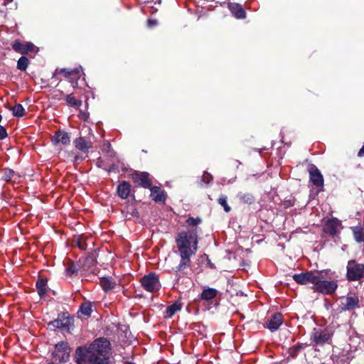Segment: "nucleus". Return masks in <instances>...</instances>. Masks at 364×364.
Returning a JSON list of instances; mask_svg holds the SVG:
<instances>
[{
  "instance_id": "obj_39",
  "label": "nucleus",
  "mask_w": 364,
  "mask_h": 364,
  "mask_svg": "<svg viewBox=\"0 0 364 364\" xmlns=\"http://www.w3.org/2000/svg\"><path fill=\"white\" fill-rule=\"evenodd\" d=\"M83 159L84 158L79 156L78 155H75V159H74V162L77 163L78 161L83 160Z\"/></svg>"
},
{
  "instance_id": "obj_19",
  "label": "nucleus",
  "mask_w": 364,
  "mask_h": 364,
  "mask_svg": "<svg viewBox=\"0 0 364 364\" xmlns=\"http://www.w3.org/2000/svg\"><path fill=\"white\" fill-rule=\"evenodd\" d=\"M131 191V185L127 181L121 182L117 187V194L123 199L127 198Z\"/></svg>"
},
{
  "instance_id": "obj_24",
  "label": "nucleus",
  "mask_w": 364,
  "mask_h": 364,
  "mask_svg": "<svg viewBox=\"0 0 364 364\" xmlns=\"http://www.w3.org/2000/svg\"><path fill=\"white\" fill-rule=\"evenodd\" d=\"M353 237L357 242H364V231L360 226H355L351 228Z\"/></svg>"
},
{
  "instance_id": "obj_15",
  "label": "nucleus",
  "mask_w": 364,
  "mask_h": 364,
  "mask_svg": "<svg viewBox=\"0 0 364 364\" xmlns=\"http://www.w3.org/2000/svg\"><path fill=\"white\" fill-rule=\"evenodd\" d=\"M52 141L54 144H62L63 145H68L70 144V138L67 132L58 131L53 136Z\"/></svg>"
},
{
  "instance_id": "obj_9",
  "label": "nucleus",
  "mask_w": 364,
  "mask_h": 364,
  "mask_svg": "<svg viewBox=\"0 0 364 364\" xmlns=\"http://www.w3.org/2000/svg\"><path fill=\"white\" fill-rule=\"evenodd\" d=\"M12 48L21 54L26 55L29 52H34L36 50V47L31 42H21L20 41H15L12 44Z\"/></svg>"
},
{
  "instance_id": "obj_40",
  "label": "nucleus",
  "mask_w": 364,
  "mask_h": 364,
  "mask_svg": "<svg viewBox=\"0 0 364 364\" xmlns=\"http://www.w3.org/2000/svg\"><path fill=\"white\" fill-rule=\"evenodd\" d=\"M78 247H79V248H80V249H81V250H84V249H85V246H84V245H82V244H81V243H80V242L78 243Z\"/></svg>"
},
{
  "instance_id": "obj_31",
  "label": "nucleus",
  "mask_w": 364,
  "mask_h": 364,
  "mask_svg": "<svg viewBox=\"0 0 364 364\" xmlns=\"http://www.w3.org/2000/svg\"><path fill=\"white\" fill-rule=\"evenodd\" d=\"M239 198L245 203L251 204L254 201V197L250 193H242L238 194Z\"/></svg>"
},
{
  "instance_id": "obj_27",
  "label": "nucleus",
  "mask_w": 364,
  "mask_h": 364,
  "mask_svg": "<svg viewBox=\"0 0 364 364\" xmlns=\"http://www.w3.org/2000/svg\"><path fill=\"white\" fill-rule=\"evenodd\" d=\"M66 102L69 105L76 108H79L82 105V101L77 100L73 94L67 95Z\"/></svg>"
},
{
  "instance_id": "obj_4",
  "label": "nucleus",
  "mask_w": 364,
  "mask_h": 364,
  "mask_svg": "<svg viewBox=\"0 0 364 364\" xmlns=\"http://www.w3.org/2000/svg\"><path fill=\"white\" fill-rule=\"evenodd\" d=\"M333 335V331L328 328H314L310 334V341L315 346H322L329 343Z\"/></svg>"
},
{
  "instance_id": "obj_5",
  "label": "nucleus",
  "mask_w": 364,
  "mask_h": 364,
  "mask_svg": "<svg viewBox=\"0 0 364 364\" xmlns=\"http://www.w3.org/2000/svg\"><path fill=\"white\" fill-rule=\"evenodd\" d=\"M140 282L142 287L149 292L158 291L161 288L159 277L153 272L142 277Z\"/></svg>"
},
{
  "instance_id": "obj_13",
  "label": "nucleus",
  "mask_w": 364,
  "mask_h": 364,
  "mask_svg": "<svg viewBox=\"0 0 364 364\" xmlns=\"http://www.w3.org/2000/svg\"><path fill=\"white\" fill-rule=\"evenodd\" d=\"M72 321L73 319L71 318L63 316L62 318H58L57 319L50 321L48 323V326L55 328L68 330L70 326L72 325Z\"/></svg>"
},
{
  "instance_id": "obj_28",
  "label": "nucleus",
  "mask_w": 364,
  "mask_h": 364,
  "mask_svg": "<svg viewBox=\"0 0 364 364\" xmlns=\"http://www.w3.org/2000/svg\"><path fill=\"white\" fill-rule=\"evenodd\" d=\"M12 114L17 117H21L25 114V109L21 104H16L12 108H11Z\"/></svg>"
},
{
  "instance_id": "obj_21",
  "label": "nucleus",
  "mask_w": 364,
  "mask_h": 364,
  "mask_svg": "<svg viewBox=\"0 0 364 364\" xmlns=\"http://www.w3.org/2000/svg\"><path fill=\"white\" fill-rule=\"evenodd\" d=\"M151 197L156 202H164L166 196L163 190L159 187L154 186L151 188Z\"/></svg>"
},
{
  "instance_id": "obj_30",
  "label": "nucleus",
  "mask_w": 364,
  "mask_h": 364,
  "mask_svg": "<svg viewBox=\"0 0 364 364\" xmlns=\"http://www.w3.org/2000/svg\"><path fill=\"white\" fill-rule=\"evenodd\" d=\"M28 64V59L25 56H22L17 62V68L21 71H25L27 69Z\"/></svg>"
},
{
  "instance_id": "obj_6",
  "label": "nucleus",
  "mask_w": 364,
  "mask_h": 364,
  "mask_svg": "<svg viewBox=\"0 0 364 364\" xmlns=\"http://www.w3.org/2000/svg\"><path fill=\"white\" fill-rule=\"evenodd\" d=\"M70 348L68 342L61 341L55 346L53 355L60 363H66L70 359Z\"/></svg>"
},
{
  "instance_id": "obj_34",
  "label": "nucleus",
  "mask_w": 364,
  "mask_h": 364,
  "mask_svg": "<svg viewBox=\"0 0 364 364\" xmlns=\"http://www.w3.org/2000/svg\"><path fill=\"white\" fill-rule=\"evenodd\" d=\"M218 203L220 205H221L223 208H224V210L226 212V213H228L230 211L231 208L228 205V203H227V196H224V195H221L219 198H218Z\"/></svg>"
},
{
  "instance_id": "obj_32",
  "label": "nucleus",
  "mask_w": 364,
  "mask_h": 364,
  "mask_svg": "<svg viewBox=\"0 0 364 364\" xmlns=\"http://www.w3.org/2000/svg\"><path fill=\"white\" fill-rule=\"evenodd\" d=\"M202 222L201 219L200 218H193V217H189L186 221V224L187 226H189V227H196L197 228L196 226L199 224H200Z\"/></svg>"
},
{
  "instance_id": "obj_14",
  "label": "nucleus",
  "mask_w": 364,
  "mask_h": 364,
  "mask_svg": "<svg viewBox=\"0 0 364 364\" xmlns=\"http://www.w3.org/2000/svg\"><path fill=\"white\" fill-rule=\"evenodd\" d=\"M283 323L282 315L279 313H276L271 316L267 321L266 327L270 331H274L277 330Z\"/></svg>"
},
{
  "instance_id": "obj_22",
  "label": "nucleus",
  "mask_w": 364,
  "mask_h": 364,
  "mask_svg": "<svg viewBox=\"0 0 364 364\" xmlns=\"http://www.w3.org/2000/svg\"><path fill=\"white\" fill-rule=\"evenodd\" d=\"M218 290L213 288H205L200 294V299L205 301H210L216 297Z\"/></svg>"
},
{
  "instance_id": "obj_8",
  "label": "nucleus",
  "mask_w": 364,
  "mask_h": 364,
  "mask_svg": "<svg viewBox=\"0 0 364 364\" xmlns=\"http://www.w3.org/2000/svg\"><path fill=\"white\" fill-rule=\"evenodd\" d=\"M341 229V223L336 218L328 219L324 224L323 230L331 236L338 235Z\"/></svg>"
},
{
  "instance_id": "obj_23",
  "label": "nucleus",
  "mask_w": 364,
  "mask_h": 364,
  "mask_svg": "<svg viewBox=\"0 0 364 364\" xmlns=\"http://www.w3.org/2000/svg\"><path fill=\"white\" fill-rule=\"evenodd\" d=\"M182 308V304L180 302H175L173 304L168 306L166 309V315L165 317L171 318L176 313L180 311Z\"/></svg>"
},
{
  "instance_id": "obj_2",
  "label": "nucleus",
  "mask_w": 364,
  "mask_h": 364,
  "mask_svg": "<svg viewBox=\"0 0 364 364\" xmlns=\"http://www.w3.org/2000/svg\"><path fill=\"white\" fill-rule=\"evenodd\" d=\"M200 229H194L180 232L176 238V246L179 251L181 262L176 267L177 271H181L191 264V257L196 254L198 250V232Z\"/></svg>"
},
{
  "instance_id": "obj_25",
  "label": "nucleus",
  "mask_w": 364,
  "mask_h": 364,
  "mask_svg": "<svg viewBox=\"0 0 364 364\" xmlns=\"http://www.w3.org/2000/svg\"><path fill=\"white\" fill-rule=\"evenodd\" d=\"M46 286H47V280L44 279H38L36 282V289L38 290V293L41 297H43L46 294Z\"/></svg>"
},
{
  "instance_id": "obj_16",
  "label": "nucleus",
  "mask_w": 364,
  "mask_h": 364,
  "mask_svg": "<svg viewBox=\"0 0 364 364\" xmlns=\"http://www.w3.org/2000/svg\"><path fill=\"white\" fill-rule=\"evenodd\" d=\"M73 143L75 148L83 153L88 152L89 149L92 146V142L85 137L77 138Z\"/></svg>"
},
{
  "instance_id": "obj_42",
  "label": "nucleus",
  "mask_w": 364,
  "mask_h": 364,
  "mask_svg": "<svg viewBox=\"0 0 364 364\" xmlns=\"http://www.w3.org/2000/svg\"><path fill=\"white\" fill-rule=\"evenodd\" d=\"M106 145H107V146L108 148H109V147H110V144H108V143H107Z\"/></svg>"
},
{
  "instance_id": "obj_35",
  "label": "nucleus",
  "mask_w": 364,
  "mask_h": 364,
  "mask_svg": "<svg viewBox=\"0 0 364 364\" xmlns=\"http://www.w3.org/2000/svg\"><path fill=\"white\" fill-rule=\"evenodd\" d=\"M202 181L208 184L213 181V176L208 172H204L203 176H202Z\"/></svg>"
},
{
  "instance_id": "obj_26",
  "label": "nucleus",
  "mask_w": 364,
  "mask_h": 364,
  "mask_svg": "<svg viewBox=\"0 0 364 364\" xmlns=\"http://www.w3.org/2000/svg\"><path fill=\"white\" fill-rule=\"evenodd\" d=\"M100 285L105 291H109L114 288L115 283L109 278H102Z\"/></svg>"
},
{
  "instance_id": "obj_38",
  "label": "nucleus",
  "mask_w": 364,
  "mask_h": 364,
  "mask_svg": "<svg viewBox=\"0 0 364 364\" xmlns=\"http://www.w3.org/2000/svg\"><path fill=\"white\" fill-rule=\"evenodd\" d=\"M158 23L157 21L156 20H154V19H149L147 21V26L149 27V28H152L155 26H156Z\"/></svg>"
},
{
  "instance_id": "obj_11",
  "label": "nucleus",
  "mask_w": 364,
  "mask_h": 364,
  "mask_svg": "<svg viewBox=\"0 0 364 364\" xmlns=\"http://www.w3.org/2000/svg\"><path fill=\"white\" fill-rule=\"evenodd\" d=\"M149 173L146 172L135 173L132 176L134 183L145 188H151V181L149 179Z\"/></svg>"
},
{
  "instance_id": "obj_10",
  "label": "nucleus",
  "mask_w": 364,
  "mask_h": 364,
  "mask_svg": "<svg viewBox=\"0 0 364 364\" xmlns=\"http://www.w3.org/2000/svg\"><path fill=\"white\" fill-rule=\"evenodd\" d=\"M316 272H306L305 273L295 274L293 275L294 280L299 284H314L316 279Z\"/></svg>"
},
{
  "instance_id": "obj_18",
  "label": "nucleus",
  "mask_w": 364,
  "mask_h": 364,
  "mask_svg": "<svg viewBox=\"0 0 364 364\" xmlns=\"http://www.w3.org/2000/svg\"><path fill=\"white\" fill-rule=\"evenodd\" d=\"M344 300L345 302L341 303V309L343 311L353 309L358 306L359 300L355 296H347Z\"/></svg>"
},
{
  "instance_id": "obj_17",
  "label": "nucleus",
  "mask_w": 364,
  "mask_h": 364,
  "mask_svg": "<svg viewBox=\"0 0 364 364\" xmlns=\"http://www.w3.org/2000/svg\"><path fill=\"white\" fill-rule=\"evenodd\" d=\"M228 8L231 11L232 14L237 18H245V11L242 8V6L236 3H230L228 4Z\"/></svg>"
},
{
  "instance_id": "obj_29",
  "label": "nucleus",
  "mask_w": 364,
  "mask_h": 364,
  "mask_svg": "<svg viewBox=\"0 0 364 364\" xmlns=\"http://www.w3.org/2000/svg\"><path fill=\"white\" fill-rule=\"evenodd\" d=\"M1 177L5 181H10L14 176L15 172L10 168H6L1 171Z\"/></svg>"
},
{
  "instance_id": "obj_43",
  "label": "nucleus",
  "mask_w": 364,
  "mask_h": 364,
  "mask_svg": "<svg viewBox=\"0 0 364 364\" xmlns=\"http://www.w3.org/2000/svg\"><path fill=\"white\" fill-rule=\"evenodd\" d=\"M6 1H12V0H6Z\"/></svg>"
},
{
  "instance_id": "obj_20",
  "label": "nucleus",
  "mask_w": 364,
  "mask_h": 364,
  "mask_svg": "<svg viewBox=\"0 0 364 364\" xmlns=\"http://www.w3.org/2000/svg\"><path fill=\"white\" fill-rule=\"evenodd\" d=\"M80 70L78 68L68 70L66 68L62 69H56L54 76H57L58 74H63L65 77L70 78H77L79 77Z\"/></svg>"
},
{
  "instance_id": "obj_41",
  "label": "nucleus",
  "mask_w": 364,
  "mask_h": 364,
  "mask_svg": "<svg viewBox=\"0 0 364 364\" xmlns=\"http://www.w3.org/2000/svg\"><path fill=\"white\" fill-rule=\"evenodd\" d=\"M210 267L211 268H213V264L212 263H210Z\"/></svg>"
},
{
  "instance_id": "obj_33",
  "label": "nucleus",
  "mask_w": 364,
  "mask_h": 364,
  "mask_svg": "<svg viewBox=\"0 0 364 364\" xmlns=\"http://www.w3.org/2000/svg\"><path fill=\"white\" fill-rule=\"evenodd\" d=\"M80 312L85 316H90L92 313V306L89 303H84L80 306Z\"/></svg>"
},
{
  "instance_id": "obj_12",
  "label": "nucleus",
  "mask_w": 364,
  "mask_h": 364,
  "mask_svg": "<svg viewBox=\"0 0 364 364\" xmlns=\"http://www.w3.org/2000/svg\"><path fill=\"white\" fill-rule=\"evenodd\" d=\"M309 176L311 183L316 187L323 186V178L320 171L315 166H312L309 168Z\"/></svg>"
},
{
  "instance_id": "obj_37",
  "label": "nucleus",
  "mask_w": 364,
  "mask_h": 364,
  "mask_svg": "<svg viewBox=\"0 0 364 364\" xmlns=\"http://www.w3.org/2000/svg\"><path fill=\"white\" fill-rule=\"evenodd\" d=\"M6 136L7 132L6 129L4 127L0 126V140L6 138Z\"/></svg>"
},
{
  "instance_id": "obj_3",
  "label": "nucleus",
  "mask_w": 364,
  "mask_h": 364,
  "mask_svg": "<svg viewBox=\"0 0 364 364\" xmlns=\"http://www.w3.org/2000/svg\"><path fill=\"white\" fill-rule=\"evenodd\" d=\"M330 270L316 271V279L314 282L313 289L314 291L323 294H332L338 288L337 281L328 280L331 277L328 276Z\"/></svg>"
},
{
  "instance_id": "obj_36",
  "label": "nucleus",
  "mask_w": 364,
  "mask_h": 364,
  "mask_svg": "<svg viewBox=\"0 0 364 364\" xmlns=\"http://www.w3.org/2000/svg\"><path fill=\"white\" fill-rule=\"evenodd\" d=\"M66 272L68 274L73 275V274L77 272V269L73 265H70L66 268Z\"/></svg>"
},
{
  "instance_id": "obj_7",
  "label": "nucleus",
  "mask_w": 364,
  "mask_h": 364,
  "mask_svg": "<svg viewBox=\"0 0 364 364\" xmlns=\"http://www.w3.org/2000/svg\"><path fill=\"white\" fill-rule=\"evenodd\" d=\"M364 272V265L356 264L355 261H349L347 267V277L350 281L360 279Z\"/></svg>"
},
{
  "instance_id": "obj_1",
  "label": "nucleus",
  "mask_w": 364,
  "mask_h": 364,
  "mask_svg": "<svg viewBox=\"0 0 364 364\" xmlns=\"http://www.w3.org/2000/svg\"><path fill=\"white\" fill-rule=\"evenodd\" d=\"M112 348L105 338L95 339L89 346L77 348L75 359L77 364H111Z\"/></svg>"
}]
</instances>
